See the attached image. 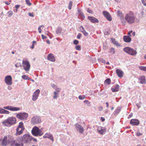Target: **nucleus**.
<instances>
[{"label": "nucleus", "instance_id": "24", "mask_svg": "<svg viewBox=\"0 0 146 146\" xmlns=\"http://www.w3.org/2000/svg\"><path fill=\"white\" fill-rule=\"evenodd\" d=\"M139 80L140 82V83L142 84H145L146 83V79L145 77L144 76H142L140 77L139 79Z\"/></svg>", "mask_w": 146, "mask_h": 146}, {"label": "nucleus", "instance_id": "44", "mask_svg": "<svg viewBox=\"0 0 146 146\" xmlns=\"http://www.w3.org/2000/svg\"><path fill=\"white\" fill-rule=\"evenodd\" d=\"M81 36V35L80 33H79L77 36V38L78 39H80Z\"/></svg>", "mask_w": 146, "mask_h": 146}, {"label": "nucleus", "instance_id": "15", "mask_svg": "<svg viewBox=\"0 0 146 146\" xmlns=\"http://www.w3.org/2000/svg\"><path fill=\"white\" fill-rule=\"evenodd\" d=\"M3 108L11 111H17L19 110L20 109L19 107H16L12 106H4Z\"/></svg>", "mask_w": 146, "mask_h": 146}, {"label": "nucleus", "instance_id": "42", "mask_svg": "<svg viewBox=\"0 0 146 146\" xmlns=\"http://www.w3.org/2000/svg\"><path fill=\"white\" fill-rule=\"evenodd\" d=\"M82 32L86 36H87L88 35V33L85 30L83 31Z\"/></svg>", "mask_w": 146, "mask_h": 146}, {"label": "nucleus", "instance_id": "28", "mask_svg": "<svg viewBox=\"0 0 146 146\" xmlns=\"http://www.w3.org/2000/svg\"><path fill=\"white\" fill-rule=\"evenodd\" d=\"M105 84L108 85H110L111 83V80L110 78H107L104 81Z\"/></svg>", "mask_w": 146, "mask_h": 146}, {"label": "nucleus", "instance_id": "36", "mask_svg": "<svg viewBox=\"0 0 146 146\" xmlns=\"http://www.w3.org/2000/svg\"><path fill=\"white\" fill-rule=\"evenodd\" d=\"M25 1L27 4L29 6H30L32 5V4L30 2L29 0H25Z\"/></svg>", "mask_w": 146, "mask_h": 146}, {"label": "nucleus", "instance_id": "51", "mask_svg": "<svg viewBox=\"0 0 146 146\" xmlns=\"http://www.w3.org/2000/svg\"><path fill=\"white\" fill-rule=\"evenodd\" d=\"M10 2L11 1H9V2H8V1H5L4 2V3L6 5H9L10 4Z\"/></svg>", "mask_w": 146, "mask_h": 146}, {"label": "nucleus", "instance_id": "39", "mask_svg": "<svg viewBox=\"0 0 146 146\" xmlns=\"http://www.w3.org/2000/svg\"><path fill=\"white\" fill-rule=\"evenodd\" d=\"M141 1L143 5L146 7V0H142Z\"/></svg>", "mask_w": 146, "mask_h": 146}, {"label": "nucleus", "instance_id": "50", "mask_svg": "<svg viewBox=\"0 0 146 146\" xmlns=\"http://www.w3.org/2000/svg\"><path fill=\"white\" fill-rule=\"evenodd\" d=\"M41 37L43 39H45L46 38V37L44 35H41Z\"/></svg>", "mask_w": 146, "mask_h": 146}, {"label": "nucleus", "instance_id": "26", "mask_svg": "<svg viewBox=\"0 0 146 146\" xmlns=\"http://www.w3.org/2000/svg\"><path fill=\"white\" fill-rule=\"evenodd\" d=\"M117 15L120 17L121 20L123 19V15L121 11L118 10L117 11Z\"/></svg>", "mask_w": 146, "mask_h": 146}, {"label": "nucleus", "instance_id": "49", "mask_svg": "<svg viewBox=\"0 0 146 146\" xmlns=\"http://www.w3.org/2000/svg\"><path fill=\"white\" fill-rule=\"evenodd\" d=\"M4 109L0 108V113L3 114Z\"/></svg>", "mask_w": 146, "mask_h": 146}, {"label": "nucleus", "instance_id": "61", "mask_svg": "<svg viewBox=\"0 0 146 146\" xmlns=\"http://www.w3.org/2000/svg\"><path fill=\"white\" fill-rule=\"evenodd\" d=\"M106 104L107 105V108H108V106H109V104H108V102H107L106 103Z\"/></svg>", "mask_w": 146, "mask_h": 146}, {"label": "nucleus", "instance_id": "46", "mask_svg": "<svg viewBox=\"0 0 146 146\" xmlns=\"http://www.w3.org/2000/svg\"><path fill=\"white\" fill-rule=\"evenodd\" d=\"M87 11L88 13H92V11L89 8H88L87 9Z\"/></svg>", "mask_w": 146, "mask_h": 146}, {"label": "nucleus", "instance_id": "3", "mask_svg": "<svg viewBox=\"0 0 146 146\" xmlns=\"http://www.w3.org/2000/svg\"><path fill=\"white\" fill-rule=\"evenodd\" d=\"M16 122V119L15 117H11L8 118L2 122L3 124L5 126H7L8 124L11 125L15 124Z\"/></svg>", "mask_w": 146, "mask_h": 146}, {"label": "nucleus", "instance_id": "58", "mask_svg": "<svg viewBox=\"0 0 146 146\" xmlns=\"http://www.w3.org/2000/svg\"><path fill=\"white\" fill-rule=\"evenodd\" d=\"M101 119L102 121H104L105 120V119H104V117H101Z\"/></svg>", "mask_w": 146, "mask_h": 146}, {"label": "nucleus", "instance_id": "21", "mask_svg": "<svg viewBox=\"0 0 146 146\" xmlns=\"http://www.w3.org/2000/svg\"><path fill=\"white\" fill-rule=\"evenodd\" d=\"M48 60L52 62H54L55 61V59L52 54H50L48 55Z\"/></svg>", "mask_w": 146, "mask_h": 146}, {"label": "nucleus", "instance_id": "22", "mask_svg": "<svg viewBox=\"0 0 146 146\" xmlns=\"http://www.w3.org/2000/svg\"><path fill=\"white\" fill-rule=\"evenodd\" d=\"M116 73L117 74L118 76L119 77H122L123 76V72L121 70L119 69H117L116 70Z\"/></svg>", "mask_w": 146, "mask_h": 146}, {"label": "nucleus", "instance_id": "38", "mask_svg": "<svg viewBox=\"0 0 146 146\" xmlns=\"http://www.w3.org/2000/svg\"><path fill=\"white\" fill-rule=\"evenodd\" d=\"M75 49L77 50H80L81 49L80 46L79 45H77L75 47Z\"/></svg>", "mask_w": 146, "mask_h": 146}, {"label": "nucleus", "instance_id": "34", "mask_svg": "<svg viewBox=\"0 0 146 146\" xmlns=\"http://www.w3.org/2000/svg\"><path fill=\"white\" fill-rule=\"evenodd\" d=\"M85 98V96L84 95H80L78 96V98L80 100H83Z\"/></svg>", "mask_w": 146, "mask_h": 146}, {"label": "nucleus", "instance_id": "12", "mask_svg": "<svg viewBox=\"0 0 146 146\" xmlns=\"http://www.w3.org/2000/svg\"><path fill=\"white\" fill-rule=\"evenodd\" d=\"M40 93V90L38 89H37L33 93L32 98V100L33 101H35L37 99Z\"/></svg>", "mask_w": 146, "mask_h": 146}, {"label": "nucleus", "instance_id": "8", "mask_svg": "<svg viewBox=\"0 0 146 146\" xmlns=\"http://www.w3.org/2000/svg\"><path fill=\"white\" fill-rule=\"evenodd\" d=\"M28 116V114L23 113H20L16 115V117L21 120H26Z\"/></svg>", "mask_w": 146, "mask_h": 146}, {"label": "nucleus", "instance_id": "14", "mask_svg": "<svg viewBox=\"0 0 146 146\" xmlns=\"http://www.w3.org/2000/svg\"><path fill=\"white\" fill-rule=\"evenodd\" d=\"M103 14L104 16L109 21H111L112 20V18L109 13L106 11H104L103 12Z\"/></svg>", "mask_w": 146, "mask_h": 146}, {"label": "nucleus", "instance_id": "16", "mask_svg": "<svg viewBox=\"0 0 146 146\" xmlns=\"http://www.w3.org/2000/svg\"><path fill=\"white\" fill-rule=\"evenodd\" d=\"M130 123L132 125H137L139 124V122L137 119H132L131 120Z\"/></svg>", "mask_w": 146, "mask_h": 146}, {"label": "nucleus", "instance_id": "11", "mask_svg": "<svg viewBox=\"0 0 146 146\" xmlns=\"http://www.w3.org/2000/svg\"><path fill=\"white\" fill-rule=\"evenodd\" d=\"M75 126L76 129L80 133L83 134L84 133V129L82 126L78 124H76Z\"/></svg>", "mask_w": 146, "mask_h": 146}, {"label": "nucleus", "instance_id": "33", "mask_svg": "<svg viewBox=\"0 0 146 146\" xmlns=\"http://www.w3.org/2000/svg\"><path fill=\"white\" fill-rule=\"evenodd\" d=\"M110 52L114 54L115 53V51L113 48H112L110 50Z\"/></svg>", "mask_w": 146, "mask_h": 146}, {"label": "nucleus", "instance_id": "5", "mask_svg": "<svg viewBox=\"0 0 146 146\" xmlns=\"http://www.w3.org/2000/svg\"><path fill=\"white\" fill-rule=\"evenodd\" d=\"M18 139H19L20 140H21L22 141L28 143L31 140L32 137L29 134H26L24 135L22 137H19Z\"/></svg>", "mask_w": 146, "mask_h": 146}, {"label": "nucleus", "instance_id": "2", "mask_svg": "<svg viewBox=\"0 0 146 146\" xmlns=\"http://www.w3.org/2000/svg\"><path fill=\"white\" fill-rule=\"evenodd\" d=\"M42 128L39 129L38 127L35 126L32 129L31 131L32 134L34 136H41L43 134V132L42 131Z\"/></svg>", "mask_w": 146, "mask_h": 146}, {"label": "nucleus", "instance_id": "27", "mask_svg": "<svg viewBox=\"0 0 146 146\" xmlns=\"http://www.w3.org/2000/svg\"><path fill=\"white\" fill-rule=\"evenodd\" d=\"M111 40L112 43L114 44H115L117 46H119V43L115 40V39L113 38H111Z\"/></svg>", "mask_w": 146, "mask_h": 146}, {"label": "nucleus", "instance_id": "54", "mask_svg": "<svg viewBox=\"0 0 146 146\" xmlns=\"http://www.w3.org/2000/svg\"><path fill=\"white\" fill-rule=\"evenodd\" d=\"M29 16L32 17H33L34 16V15L33 13H29Z\"/></svg>", "mask_w": 146, "mask_h": 146}, {"label": "nucleus", "instance_id": "1", "mask_svg": "<svg viewBox=\"0 0 146 146\" xmlns=\"http://www.w3.org/2000/svg\"><path fill=\"white\" fill-rule=\"evenodd\" d=\"M135 17L133 12L130 11L126 14L125 16V19L126 21L129 24L134 23L135 21Z\"/></svg>", "mask_w": 146, "mask_h": 146}, {"label": "nucleus", "instance_id": "56", "mask_svg": "<svg viewBox=\"0 0 146 146\" xmlns=\"http://www.w3.org/2000/svg\"><path fill=\"white\" fill-rule=\"evenodd\" d=\"M20 7L19 5H16L15 6V8L16 9H18Z\"/></svg>", "mask_w": 146, "mask_h": 146}, {"label": "nucleus", "instance_id": "13", "mask_svg": "<svg viewBox=\"0 0 146 146\" xmlns=\"http://www.w3.org/2000/svg\"><path fill=\"white\" fill-rule=\"evenodd\" d=\"M5 81L8 85H11L12 84L11 76L10 75L6 76L5 78Z\"/></svg>", "mask_w": 146, "mask_h": 146}, {"label": "nucleus", "instance_id": "52", "mask_svg": "<svg viewBox=\"0 0 146 146\" xmlns=\"http://www.w3.org/2000/svg\"><path fill=\"white\" fill-rule=\"evenodd\" d=\"M132 33V31H129L128 33V35H129L128 36H130H130H131V35H130L131 33Z\"/></svg>", "mask_w": 146, "mask_h": 146}, {"label": "nucleus", "instance_id": "45", "mask_svg": "<svg viewBox=\"0 0 146 146\" xmlns=\"http://www.w3.org/2000/svg\"><path fill=\"white\" fill-rule=\"evenodd\" d=\"M80 29L82 32L84 30L83 27L82 26H80Z\"/></svg>", "mask_w": 146, "mask_h": 146}, {"label": "nucleus", "instance_id": "55", "mask_svg": "<svg viewBox=\"0 0 146 146\" xmlns=\"http://www.w3.org/2000/svg\"><path fill=\"white\" fill-rule=\"evenodd\" d=\"M56 90L58 92H59L61 90V89L59 88H56Z\"/></svg>", "mask_w": 146, "mask_h": 146}, {"label": "nucleus", "instance_id": "23", "mask_svg": "<svg viewBox=\"0 0 146 146\" xmlns=\"http://www.w3.org/2000/svg\"><path fill=\"white\" fill-rule=\"evenodd\" d=\"M7 136L8 137L7 138L9 144H10V143H11L12 144V143L13 142V141H14V137L10 135H8Z\"/></svg>", "mask_w": 146, "mask_h": 146}, {"label": "nucleus", "instance_id": "60", "mask_svg": "<svg viewBox=\"0 0 146 146\" xmlns=\"http://www.w3.org/2000/svg\"><path fill=\"white\" fill-rule=\"evenodd\" d=\"M135 32H133L132 33V35H133V36H135Z\"/></svg>", "mask_w": 146, "mask_h": 146}, {"label": "nucleus", "instance_id": "40", "mask_svg": "<svg viewBox=\"0 0 146 146\" xmlns=\"http://www.w3.org/2000/svg\"><path fill=\"white\" fill-rule=\"evenodd\" d=\"M144 15V12L143 11H141L140 13L139 14L140 17H142Z\"/></svg>", "mask_w": 146, "mask_h": 146}, {"label": "nucleus", "instance_id": "63", "mask_svg": "<svg viewBox=\"0 0 146 146\" xmlns=\"http://www.w3.org/2000/svg\"><path fill=\"white\" fill-rule=\"evenodd\" d=\"M136 146H145L144 145H141V144H138V145H136Z\"/></svg>", "mask_w": 146, "mask_h": 146}, {"label": "nucleus", "instance_id": "10", "mask_svg": "<svg viewBox=\"0 0 146 146\" xmlns=\"http://www.w3.org/2000/svg\"><path fill=\"white\" fill-rule=\"evenodd\" d=\"M12 146H23V144L21 140H20L18 137L12 143Z\"/></svg>", "mask_w": 146, "mask_h": 146}, {"label": "nucleus", "instance_id": "57", "mask_svg": "<svg viewBox=\"0 0 146 146\" xmlns=\"http://www.w3.org/2000/svg\"><path fill=\"white\" fill-rule=\"evenodd\" d=\"M84 102L86 103V104H88H88H90L88 100H85V101H84Z\"/></svg>", "mask_w": 146, "mask_h": 146}, {"label": "nucleus", "instance_id": "62", "mask_svg": "<svg viewBox=\"0 0 146 146\" xmlns=\"http://www.w3.org/2000/svg\"><path fill=\"white\" fill-rule=\"evenodd\" d=\"M47 43L48 44H50V41L49 40H48L47 41Z\"/></svg>", "mask_w": 146, "mask_h": 146}, {"label": "nucleus", "instance_id": "7", "mask_svg": "<svg viewBox=\"0 0 146 146\" xmlns=\"http://www.w3.org/2000/svg\"><path fill=\"white\" fill-rule=\"evenodd\" d=\"M41 120L40 117L35 116L33 117L31 119V122L33 125H36L41 122Z\"/></svg>", "mask_w": 146, "mask_h": 146}, {"label": "nucleus", "instance_id": "18", "mask_svg": "<svg viewBox=\"0 0 146 146\" xmlns=\"http://www.w3.org/2000/svg\"><path fill=\"white\" fill-rule=\"evenodd\" d=\"M88 19L92 23H98L99 22L98 20L96 18L91 16H88Z\"/></svg>", "mask_w": 146, "mask_h": 146}, {"label": "nucleus", "instance_id": "9", "mask_svg": "<svg viewBox=\"0 0 146 146\" xmlns=\"http://www.w3.org/2000/svg\"><path fill=\"white\" fill-rule=\"evenodd\" d=\"M22 64L24 69L26 71H29L30 68V65L29 62L27 60H23Z\"/></svg>", "mask_w": 146, "mask_h": 146}, {"label": "nucleus", "instance_id": "29", "mask_svg": "<svg viewBox=\"0 0 146 146\" xmlns=\"http://www.w3.org/2000/svg\"><path fill=\"white\" fill-rule=\"evenodd\" d=\"M54 95L53 96V98L54 99H56L58 96V94L56 91H55L54 92Z\"/></svg>", "mask_w": 146, "mask_h": 146}, {"label": "nucleus", "instance_id": "41", "mask_svg": "<svg viewBox=\"0 0 146 146\" xmlns=\"http://www.w3.org/2000/svg\"><path fill=\"white\" fill-rule=\"evenodd\" d=\"M33 44L31 46V48L33 49L34 48V44L35 43H36V41H33Z\"/></svg>", "mask_w": 146, "mask_h": 146}, {"label": "nucleus", "instance_id": "17", "mask_svg": "<svg viewBox=\"0 0 146 146\" xmlns=\"http://www.w3.org/2000/svg\"><path fill=\"white\" fill-rule=\"evenodd\" d=\"M7 137V136L4 137L3 139L2 140L1 143V144L2 145L5 146L7 144H9Z\"/></svg>", "mask_w": 146, "mask_h": 146}, {"label": "nucleus", "instance_id": "20", "mask_svg": "<svg viewBox=\"0 0 146 146\" xmlns=\"http://www.w3.org/2000/svg\"><path fill=\"white\" fill-rule=\"evenodd\" d=\"M123 39L125 42L129 43L131 41V38L129 36L125 35L123 36Z\"/></svg>", "mask_w": 146, "mask_h": 146}, {"label": "nucleus", "instance_id": "64", "mask_svg": "<svg viewBox=\"0 0 146 146\" xmlns=\"http://www.w3.org/2000/svg\"><path fill=\"white\" fill-rule=\"evenodd\" d=\"M106 64L107 65H108L109 64V62H107L106 63Z\"/></svg>", "mask_w": 146, "mask_h": 146}, {"label": "nucleus", "instance_id": "25", "mask_svg": "<svg viewBox=\"0 0 146 146\" xmlns=\"http://www.w3.org/2000/svg\"><path fill=\"white\" fill-rule=\"evenodd\" d=\"M119 86L118 84H115V86L114 88H111V90L113 92H115L118 91L119 90Z\"/></svg>", "mask_w": 146, "mask_h": 146}, {"label": "nucleus", "instance_id": "37", "mask_svg": "<svg viewBox=\"0 0 146 146\" xmlns=\"http://www.w3.org/2000/svg\"><path fill=\"white\" fill-rule=\"evenodd\" d=\"M9 112L4 109L3 114H9Z\"/></svg>", "mask_w": 146, "mask_h": 146}, {"label": "nucleus", "instance_id": "30", "mask_svg": "<svg viewBox=\"0 0 146 146\" xmlns=\"http://www.w3.org/2000/svg\"><path fill=\"white\" fill-rule=\"evenodd\" d=\"M73 2L72 1H70L69 3L68 8L70 10L71 9V7L72 6Z\"/></svg>", "mask_w": 146, "mask_h": 146}, {"label": "nucleus", "instance_id": "48", "mask_svg": "<svg viewBox=\"0 0 146 146\" xmlns=\"http://www.w3.org/2000/svg\"><path fill=\"white\" fill-rule=\"evenodd\" d=\"M41 26H40L38 28V32L40 33L41 32Z\"/></svg>", "mask_w": 146, "mask_h": 146}, {"label": "nucleus", "instance_id": "35", "mask_svg": "<svg viewBox=\"0 0 146 146\" xmlns=\"http://www.w3.org/2000/svg\"><path fill=\"white\" fill-rule=\"evenodd\" d=\"M22 79H25V80H27L28 79L29 77L27 76L26 75H23L22 76Z\"/></svg>", "mask_w": 146, "mask_h": 146}, {"label": "nucleus", "instance_id": "4", "mask_svg": "<svg viewBox=\"0 0 146 146\" xmlns=\"http://www.w3.org/2000/svg\"><path fill=\"white\" fill-rule=\"evenodd\" d=\"M25 128L24 126L23 123L22 122H20L19 123V125L16 129V135H20L23 132Z\"/></svg>", "mask_w": 146, "mask_h": 146}, {"label": "nucleus", "instance_id": "53", "mask_svg": "<svg viewBox=\"0 0 146 146\" xmlns=\"http://www.w3.org/2000/svg\"><path fill=\"white\" fill-rule=\"evenodd\" d=\"M142 133H140L139 132H137L136 133V135L137 136H139L141 135H142Z\"/></svg>", "mask_w": 146, "mask_h": 146}, {"label": "nucleus", "instance_id": "59", "mask_svg": "<svg viewBox=\"0 0 146 146\" xmlns=\"http://www.w3.org/2000/svg\"><path fill=\"white\" fill-rule=\"evenodd\" d=\"M103 109V108L102 107H100L99 108V110L100 111L102 110Z\"/></svg>", "mask_w": 146, "mask_h": 146}, {"label": "nucleus", "instance_id": "47", "mask_svg": "<svg viewBox=\"0 0 146 146\" xmlns=\"http://www.w3.org/2000/svg\"><path fill=\"white\" fill-rule=\"evenodd\" d=\"M80 15L81 16H82V17L83 18V19H84V18H85V16L84 15L83 13L81 12L80 13Z\"/></svg>", "mask_w": 146, "mask_h": 146}, {"label": "nucleus", "instance_id": "31", "mask_svg": "<svg viewBox=\"0 0 146 146\" xmlns=\"http://www.w3.org/2000/svg\"><path fill=\"white\" fill-rule=\"evenodd\" d=\"M139 68L141 70L146 71V67L144 66H140L139 67Z\"/></svg>", "mask_w": 146, "mask_h": 146}, {"label": "nucleus", "instance_id": "32", "mask_svg": "<svg viewBox=\"0 0 146 146\" xmlns=\"http://www.w3.org/2000/svg\"><path fill=\"white\" fill-rule=\"evenodd\" d=\"M105 131L106 130L104 129H101L99 131V133L102 135H103L104 134V133H105Z\"/></svg>", "mask_w": 146, "mask_h": 146}, {"label": "nucleus", "instance_id": "43", "mask_svg": "<svg viewBox=\"0 0 146 146\" xmlns=\"http://www.w3.org/2000/svg\"><path fill=\"white\" fill-rule=\"evenodd\" d=\"M74 44H77L78 43V41L77 40H74Z\"/></svg>", "mask_w": 146, "mask_h": 146}, {"label": "nucleus", "instance_id": "19", "mask_svg": "<svg viewBox=\"0 0 146 146\" xmlns=\"http://www.w3.org/2000/svg\"><path fill=\"white\" fill-rule=\"evenodd\" d=\"M44 138H48L50 139L52 142L54 141V138L52 135L50 133H45L43 137Z\"/></svg>", "mask_w": 146, "mask_h": 146}, {"label": "nucleus", "instance_id": "6", "mask_svg": "<svg viewBox=\"0 0 146 146\" xmlns=\"http://www.w3.org/2000/svg\"><path fill=\"white\" fill-rule=\"evenodd\" d=\"M123 50L126 53L132 56H135L137 53L136 50L129 47H127L124 48Z\"/></svg>", "mask_w": 146, "mask_h": 146}]
</instances>
